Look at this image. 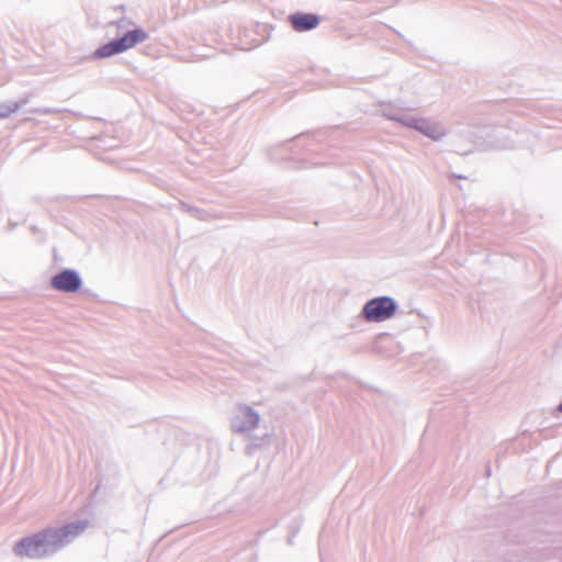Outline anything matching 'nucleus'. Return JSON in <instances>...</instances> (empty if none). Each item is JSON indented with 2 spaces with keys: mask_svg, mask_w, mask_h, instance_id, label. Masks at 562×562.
Listing matches in <instances>:
<instances>
[{
  "mask_svg": "<svg viewBox=\"0 0 562 562\" xmlns=\"http://www.w3.org/2000/svg\"><path fill=\"white\" fill-rule=\"evenodd\" d=\"M89 526L86 519L71 521L60 527H48L32 536L22 538L13 551L19 557L42 559L63 550L79 537Z\"/></svg>",
  "mask_w": 562,
  "mask_h": 562,
  "instance_id": "obj_1",
  "label": "nucleus"
},
{
  "mask_svg": "<svg viewBox=\"0 0 562 562\" xmlns=\"http://www.w3.org/2000/svg\"><path fill=\"white\" fill-rule=\"evenodd\" d=\"M148 37L147 33L142 29H135L126 32L122 37L110 41L94 50L92 57L101 59L123 53L134 47L138 43H143Z\"/></svg>",
  "mask_w": 562,
  "mask_h": 562,
  "instance_id": "obj_2",
  "label": "nucleus"
},
{
  "mask_svg": "<svg viewBox=\"0 0 562 562\" xmlns=\"http://www.w3.org/2000/svg\"><path fill=\"white\" fill-rule=\"evenodd\" d=\"M389 115L392 117V121L398 122L406 127L414 128L434 140H440L447 135L446 127L430 119L417 117L411 114Z\"/></svg>",
  "mask_w": 562,
  "mask_h": 562,
  "instance_id": "obj_3",
  "label": "nucleus"
},
{
  "mask_svg": "<svg viewBox=\"0 0 562 562\" xmlns=\"http://www.w3.org/2000/svg\"><path fill=\"white\" fill-rule=\"evenodd\" d=\"M397 307V302L393 297L378 296L363 305L361 315L367 322L380 323L392 318Z\"/></svg>",
  "mask_w": 562,
  "mask_h": 562,
  "instance_id": "obj_4",
  "label": "nucleus"
},
{
  "mask_svg": "<svg viewBox=\"0 0 562 562\" xmlns=\"http://www.w3.org/2000/svg\"><path fill=\"white\" fill-rule=\"evenodd\" d=\"M260 422V415L246 404H238L231 419V429L235 434L250 437V432L256 429Z\"/></svg>",
  "mask_w": 562,
  "mask_h": 562,
  "instance_id": "obj_5",
  "label": "nucleus"
},
{
  "mask_svg": "<svg viewBox=\"0 0 562 562\" xmlns=\"http://www.w3.org/2000/svg\"><path fill=\"white\" fill-rule=\"evenodd\" d=\"M50 286L60 292L75 293L81 289L82 279L78 271L64 269L50 278Z\"/></svg>",
  "mask_w": 562,
  "mask_h": 562,
  "instance_id": "obj_6",
  "label": "nucleus"
},
{
  "mask_svg": "<svg viewBox=\"0 0 562 562\" xmlns=\"http://www.w3.org/2000/svg\"><path fill=\"white\" fill-rule=\"evenodd\" d=\"M290 22L295 31L306 32L315 29L319 24L321 19L315 13L297 12L290 15Z\"/></svg>",
  "mask_w": 562,
  "mask_h": 562,
  "instance_id": "obj_7",
  "label": "nucleus"
},
{
  "mask_svg": "<svg viewBox=\"0 0 562 562\" xmlns=\"http://www.w3.org/2000/svg\"><path fill=\"white\" fill-rule=\"evenodd\" d=\"M269 443V436L266 434L261 438H256L255 441L248 443L245 448V452L247 456H251L256 452V450L267 446Z\"/></svg>",
  "mask_w": 562,
  "mask_h": 562,
  "instance_id": "obj_8",
  "label": "nucleus"
},
{
  "mask_svg": "<svg viewBox=\"0 0 562 562\" xmlns=\"http://www.w3.org/2000/svg\"><path fill=\"white\" fill-rule=\"evenodd\" d=\"M18 111L19 104L13 103V101L0 103V119H7Z\"/></svg>",
  "mask_w": 562,
  "mask_h": 562,
  "instance_id": "obj_9",
  "label": "nucleus"
},
{
  "mask_svg": "<svg viewBox=\"0 0 562 562\" xmlns=\"http://www.w3.org/2000/svg\"><path fill=\"white\" fill-rule=\"evenodd\" d=\"M30 112L34 113V114L48 115V114L59 113L60 110L55 109V108H35V109L30 110Z\"/></svg>",
  "mask_w": 562,
  "mask_h": 562,
  "instance_id": "obj_10",
  "label": "nucleus"
},
{
  "mask_svg": "<svg viewBox=\"0 0 562 562\" xmlns=\"http://www.w3.org/2000/svg\"><path fill=\"white\" fill-rule=\"evenodd\" d=\"M189 211L192 214V216H194V217H196L199 220L207 221L210 218V214L206 211L199 210V209H195V207H192Z\"/></svg>",
  "mask_w": 562,
  "mask_h": 562,
  "instance_id": "obj_11",
  "label": "nucleus"
},
{
  "mask_svg": "<svg viewBox=\"0 0 562 562\" xmlns=\"http://www.w3.org/2000/svg\"><path fill=\"white\" fill-rule=\"evenodd\" d=\"M389 114L401 115V114H403V113H402V112H400V111H396V110H392V109H384V110H383V115H384L385 117H387L389 120H392V117H391Z\"/></svg>",
  "mask_w": 562,
  "mask_h": 562,
  "instance_id": "obj_12",
  "label": "nucleus"
},
{
  "mask_svg": "<svg viewBox=\"0 0 562 562\" xmlns=\"http://www.w3.org/2000/svg\"><path fill=\"white\" fill-rule=\"evenodd\" d=\"M29 101H30L29 97H23L19 101H13V103L19 104V110H20L23 105L27 104Z\"/></svg>",
  "mask_w": 562,
  "mask_h": 562,
  "instance_id": "obj_13",
  "label": "nucleus"
},
{
  "mask_svg": "<svg viewBox=\"0 0 562 562\" xmlns=\"http://www.w3.org/2000/svg\"><path fill=\"white\" fill-rule=\"evenodd\" d=\"M558 409H559V412L562 413V402L559 404Z\"/></svg>",
  "mask_w": 562,
  "mask_h": 562,
  "instance_id": "obj_14",
  "label": "nucleus"
}]
</instances>
